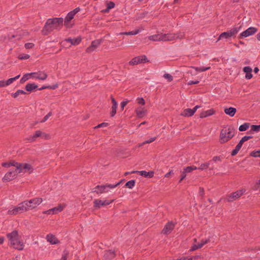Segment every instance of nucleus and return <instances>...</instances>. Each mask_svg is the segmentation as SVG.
Here are the masks:
<instances>
[{"instance_id": "nucleus-21", "label": "nucleus", "mask_w": 260, "mask_h": 260, "mask_svg": "<svg viewBox=\"0 0 260 260\" xmlns=\"http://www.w3.org/2000/svg\"><path fill=\"white\" fill-rule=\"evenodd\" d=\"M47 241L52 244H56L59 243L58 239L53 235L48 234L46 236Z\"/></svg>"}, {"instance_id": "nucleus-6", "label": "nucleus", "mask_w": 260, "mask_h": 260, "mask_svg": "<svg viewBox=\"0 0 260 260\" xmlns=\"http://www.w3.org/2000/svg\"><path fill=\"white\" fill-rule=\"evenodd\" d=\"M184 34L183 32H178L176 34H162V41H172L177 39H183Z\"/></svg>"}, {"instance_id": "nucleus-63", "label": "nucleus", "mask_w": 260, "mask_h": 260, "mask_svg": "<svg viewBox=\"0 0 260 260\" xmlns=\"http://www.w3.org/2000/svg\"><path fill=\"white\" fill-rule=\"evenodd\" d=\"M112 106H117V103L112 95L111 96Z\"/></svg>"}, {"instance_id": "nucleus-5", "label": "nucleus", "mask_w": 260, "mask_h": 260, "mask_svg": "<svg viewBox=\"0 0 260 260\" xmlns=\"http://www.w3.org/2000/svg\"><path fill=\"white\" fill-rule=\"evenodd\" d=\"M240 27H234L229 31L223 32L221 33L218 37L217 42L218 41L225 39H228L232 37H235L236 35L238 32Z\"/></svg>"}, {"instance_id": "nucleus-7", "label": "nucleus", "mask_w": 260, "mask_h": 260, "mask_svg": "<svg viewBox=\"0 0 260 260\" xmlns=\"http://www.w3.org/2000/svg\"><path fill=\"white\" fill-rule=\"evenodd\" d=\"M243 190H239L235 192H232L228 195L226 198H224V201L228 202H233L239 198L244 193Z\"/></svg>"}, {"instance_id": "nucleus-11", "label": "nucleus", "mask_w": 260, "mask_h": 260, "mask_svg": "<svg viewBox=\"0 0 260 260\" xmlns=\"http://www.w3.org/2000/svg\"><path fill=\"white\" fill-rule=\"evenodd\" d=\"M18 172L16 169L7 172L5 176L2 178L3 182H7L15 179L18 174Z\"/></svg>"}, {"instance_id": "nucleus-20", "label": "nucleus", "mask_w": 260, "mask_h": 260, "mask_svg": "<svg viewBox=\"0 0 260 260\" xmlns=\"http://www.w3.org/2000/svg\"><path fill=\"white\" fill-rule=\"evenodd\" d=\"M243 72L246 74L245 75V78L246 79H250L252 77V74H251L252 72V69L251 67L247 66L245 67L243 69Z\"/></svg>"}, {"instance_id": "nucleus-53", "label": "nucleus", "mask_w": 260, "mask_h": 260, "mask_svg": "<svg viewBox=\"0 0 260 260\" xmlns=\"http://www.w3.org/2000/svg\"><path fill=\"white\" fill-rule=\"evenodd\" d=\"M41 138L45 140H48L50 138V136L49 134L42 132V135L41 136Z\"/></svg>"}, {"instance_id": "nucleus-38", "label": "nucleus", "mask_w": 260, "mask_h": 260, "mask_svg": "<svg viewBox=\"0 0 260 260\" xmlns=\"http://www.w3.org/2000/svg\"><path fill=\"white\" fill-rule=\"evenodd\" d=\"M198 168L194 166H188L184 168V171L185 173H190L193 170H197Z\"/></svg>"}, {"instance_id": "nucleus-39", "label": "nucleus", "mask_w": 260, "mask_h": 260, "mask_svg": "<svg viewBox=\"0 0 260 260\" xmlns=\"http://www.w3.org/2000/svg\"><path fill=\"white\" fill-rule=\"evenodd\" d=\"M249 123H245L239 126V130L240 132L246 131L249 128Z\"/></svg>"}, {"instance_id": "nucleus-24", "label": "nucleus", "mask_w": 260, "mask_h": 260, "mask_svg": "<svg viewBox=\"0 0 260 260\" xmlns=\"http://www.w3.org/2000/svg\"><path fill=\"white\" fill-rule=\"evenodd\" d=\"M74 17V15L70 12L65 17L64 24L67 28L71 27L69 26V23L73 19Z\"/></svg>"}, {"instance_id": "nucleus-51", "label": "nucleus", "mask_w": 260, "mask_h": 260, "mask_svg": "<svg viewBox=\"0 0 260 260\" xmlns=\"http://www.w3.org/2000/svg\"><path fill=\"white\" fill-rule=\"evenodd\" d=\"M10 165V167L11 166H14L16 167V169H17V166H18V165L19 164V162L15 161V160H11L10 162H9Z\"/></svg>"}, {"instance_id": "nucleus-60", "label": "nucleus", "mask_w": 260, "mask_h": 260, "mask_svg": "<svg viewBox=\"0 0 260 260\" xmlns=\"http://www.w3.org/2000/svg\"><path fill=\"white\" fill-rule=\"evenodd\" d=\"M137 100H138V103L139 104H141V105H145V102L144 99L143 98H138L137 99Z\"/></svg>"}, {"instance_id": "nucleus-29", "label": "nucleus", "mask_w": 260, "mask_h": 260, "mask_svg": "<svg viewBox=\"0 0 260 260\" xmlns=\"http://www.w3.org/2000/svg\"><path fill=\"white\" fill-rule=\"evenodd\" d=\"M26 201H25L18 205V207L19 208V209H20V212L22 213L29 210L28 208L26 206Z\"/></svg>"}, {"instance_id": "nucleus-47", "label": "nucleus", "mask_w": 260, "mask_h": 260, "mask_svg": "<svg viewBox=\"0 0 260 260\" xmlns=\"http://www.w3.org/2000/svg\"><path fill=\"white\" fill-rule=\"evenodd\" d=\"M163 77L165 79H168L169 82H171L173 80V76L169 74L166 73L164 75Z\"/></svg>"}, {"instance_id": "nucleus-28", "label": "nucleus", "mask_w": 260, "mask_h": 260, "mask_svg": "<svg viewBox=\"0 0 260 260\" xmlns=\"http://www.w3.org/2000/svg\"><path fill=\"white\" fill-rule=\"evenodd\" d=\"M66 207L65 205L59 204L57 207L52 208L53 214H57L63 210Z\"/></svg>"}, {"instance_id": "nucleus-44", "label": "nucleus", "mask_w": 260, "mask_h": 260, "mask_svg": "<svg viewBox=\"0 0 260 260\" xmlns=\"http://www.w3.org/2000/svg\"><path fill=\"white\" fill-rule=\"evenodd\" d=\"M250 155L254 157H260V150L253 151L250 153Z\"/></svg>"}, {"instance_id": "nucleus-41", "label": "nucleus", "mask_w": 260, "mask_h": 260, "mask_svg": "<svg viewBox=\"0 0 260 260\" xmlns=\"http://www.w3.org/2000/svg\"><path fill=\"white\" fill-rule=\"evenodd\" d=\"M139 32H140L139 29H136L135 30H133V31H131L124 32L121 33V34L125 35H136L138 34Z\"/></svg>"}, {"instance_id": "nucleus-17", "label": "nucleus", "mask_w": 260, "mask_h": 260, "mask_svg": "<svg viewBox=\"0 0 260 260\" xmlns=\"http://www.w3.org/2000/svg\"><path fill=\"white\" fill-rule=\"evenodd\" d=\"M116 256L114 251L112 250H105L104 254V260H112Z\"/></svg>"}, {"instance_id": "nucleus-26", "label": "nucleus", "mask_w": 260, "mask_h": 260, "mask_svg": "<svg viewBox=\"0 0 260 260\" xmlns=\"http://www.w3.org/2000/svg\"><path fill=\"white\" fill-rule=\"evenodd\" d=\"M38 86L35 83H27L25 87V90L28 92H31L38 88Z\"/></svg>"}, {"instance_id": "nucleus-46", "label": "nucleus", "mask_w": 260, "mask_h": 260, "mask_svg": "<svg viewBox=\"0 0 260 260\" xmlns=\"http://www.w3.org/2000/svg\"><path fill=\"white\" fill-rule=\"evenodd\" d=\"M68 255H69L68 251L64 250L63 251V254L62 255L61 260H67V257L68 256Z\"/></svg>"}, {"instance_id": "nucleus-12", "label": "nucleus", "mask_w": 260, "mask_h": 260, "mask_svg": "<svg viewBox=\"0 0 260 260\" xmlns=\"http://www.w3.org/2000/svg\"><path fill=\"white\" fill-rule=\"evenodd\" d=\"M114 200H101L100 199H95L93 201V207L95 209H100L102 207L110 205L114 202Z\"/></svg>"}, {"instance_id": "nucleus-34", "label": "nucleus", "mask_w": 260, "mask_h": 260, "mask_svg": "<svg viewBox=\"0 0 260 260\" xmlns=\"http://www.w3.org/2000/svg\"><path fill=\"white\" fill-rule=\"evenodd\" d=\"M19 207L18 206L17 207H14L12 210H9L8 211V214L10 215H16L18 213H21L22 212H20V209H19Z\"/></svg>"}, {"instance_id": "nucleus-16", "label": "nucleus", "mask_w": 260, "mask_h": 260, "mask_svg": "<svg viewBox=\"0 0 260 260\" xmlns=\"http://www.w3.org/2000/svg\"><path fill=\"white\" fill-rule=\"evenodd\" d=\"M131 173H137L142 176L149 178H152L154 174L153 171L146 172L145 171H134Z\"/></svg>"}, {"instance_id": "nucleus-40", "label": "nucleus", "mask_w": 260, "mask_h": 260, "mask_svg": "<svg viewBox=\"0 0 260 260\" xmlns=\"http://www.w3.org/2000/svg\"><path fill=\"white\" fill-rule=\"evenodd\" d=\"M259 132L260 131V124L259 125H252L251 126V130L249 132L250 133H252L251 132Z\"/></svg>"}, {"instance_id": "nucleus-15", "label": "nucleus", "mask_w": 260, "mask_h": 260, "mask_svg": "<svg viewBox=\"0 0 260 260\" xmlns=\"http://www.w3.org/2000/svg\"><path fill=\"white\" fill-rule=\"evenodd\" d=\"M176 223L173 221H169L165 226L161 233L168 235L174 229Z\"/></svg>"}, {"instance_id": "nucleus-50", "label": "nucleus", "mask_w": 260, "mask_h": 260, "mask_svg": "<svg viewBox=\"0 0 260 260\" xmlns=\"http://www.w3.org/2000/svg\"><path fill=\"white\" fill-rule=\"evenodd\" d=\"M52 115V112H50L46 116H44L43 119L40 121L41 123L45 122L47 119Z\"/></svg>"}, {"instance_id": "nucleus-54", "label": "nucleus", "mask_w": 260, "mask_h": 260, "mask_svg": "<svg viewBox=\"0 0 260 260\" xmlns=\"http://www.w3.org/2000/svg\"><path fill=\"white\" fill-rule=\"evenodd\" d=\"M30 56L28 54L19 55L18 58L20 59H27L29 58Z\"/></svg>"}, {"instance_id": "nucleus-25", "label": "nucleus", "mask_w": 260, "mask_h": 260, "mask_svg": "<svg viewBox=\"0 0 260 260\" xmlns=\"http://www.w3.org/2000/svg\"><path fill=\"white\" fill-rule=\"evenodd\" d=\"M224 112L226 114L230 115L231 117H233L235 115L237 110L236 108L233 107L230 108H225L224 109Z\"/></svg>"}, {"instance_id": "nucleus-59", "label": "nucleus", "mask_w": 260, "mask_h": 260, "mask_svg": "<svg viewBox=\"0 0 260 260\" xmlns=\"http://www.w3.org/2000/svg\"><path fill=\"white\" fill-rule=\"evenodd\" d=\"M128 102H129V101H123L121 103L120 107H121V110L122 111L123 110L124 107L127 104V103Z\"/></svg>"}, {"instance_id": "nucleus-4", "label": "nucleus", "mask_w": 260, "mask_h": 260, "mask_svg": "<svg viewBox=\"0 0 260 260\" xmlns=\"http://www.w3.org/2000/svg\"><path fill=\"white\" fill-rule=\"evenodd\" d=\"M120 184V182H118L116 184L112 185L111 184H106L102 185H97L94 188L93 192H95L98 194H102L104 192H107L108 191V188H113L117 186Z\"/></svg>"}, {"instance_id": "nucleus-58", "label": "nucleus", "mask_w": 260, "mask_h": 260, "mask_svg": "<svg viewBox=\"0 0 260 260\" xmlns=\"http://www.w3.org/2000/svg\"><path fill=\"white\" fill-rule=\"evenodd\" d=\"M95 49L94 48V47H91V45H90L88 47H87L86 49V52L87 53H91L92 51H93Z\"/></svg>"}, {"instance_id": "nucleus-56", "label": "nucleus", "mask_w": 260, "mask_h": 260, "mask_svg": "<svg viewBox=\"0 0 260 260\" xmlns=\"http://www.w3.org/2000/svg\"><path fill=\"white\" fill-rule=\"evenodd\" d=\"M186 176V173H185L184 172V171L182 172H181V175H180V180L179 181V183H181V181H182L183 179H184L185 178Z\"/></svg>"}, {"instance_id": "nucleus-57", "label": "nucleus", "mask_w": 260, "mask_h": 260, "mask_svg": "<svg viewBox=\"0 0 260 260\" xmlns=\"http://www.w3.org/2000/svg\"><path fill=\"white\" fill-rule=\"evenodd\" d=\"M108 125V123L106 122H103L101 124H98L97 126L94 127V128H100L102 127H106Z\"/></svg>"}, {"instance_id": "nucleus-37", "label": "nucleus", "mask_w": 260, "mask_h": 260, "mask_svg": "<svg viewBox=\"0 0 260 260\" xmlns=\"http://www.w3.org/2000/svg\"><path fill=\"white\" fill-rule=\"evenodd\" d=\"M26 94V92L25 91H24V90H21V89H18L16 92L12 94V96L13 98L16 99L18 97V96L19 94Z\"/></svg>"}, {"instance_id": "nucleus-61", "label": "nucleus", "mask_w": 260, "mask_h": 260, "mask_svg": "<svg viewBox=\"0 0 260 260\" xmlns=\"http://www.w3.org/2000/svg\"><path fill=\"white\" fill-rule=\"evenodd\" d=\"M80 10V8L78 7V8H75L73 11H71V13H72L73 14V15L75 16V15L76 14H77L78 12H79Z\"/></svg>"}, {"instance_id": "nucleus-52", "label": "nucleus", "mask_w": 260, "mask_h": 260, "mask_svg": "<svg viewBox=\"0 0 260 260\" xmlns=\"http://www.w3.org/2000/svg\"><path fill=\"white\" fill-rule=\"evenodd\" d=\"M24 46L26 49H31L34 47L35 45L31 43H27L25 44Z\"/></svg>"}, {"instance_id": "nucleus-43", "label": "nucleus", "mask_w": 260, "mask_h": 260, "mask_svg": "<svg viewBox=\"0 0 260 260\" xmlns=\"http://www.w3.org/2000/svg\"><path fill=\"white\" fill-rule=\"evenodd\" d=\"M194 68L196 71H197L198 72H204V71H206L209 70V69H210V67L205 68L204 67H195Z\"/></svg>"}, {"instance_id": "nucleus-42", "label": "nucleus", "mask_w": 260, "mask_h": 260, "mask_svg": "<svg viewBox=\"0 0 260 260\" xmlns=\"http://www.w3.org/2000/svg\"><path fill=\"white\" fill-rule=\"evenodd\" d=\"M117 108V106H112L111 111L110 112V116L111 117H113L115 115L116 113Z\"/></svg>"}, {"instance_id": "nucleus-23", "label": "nucleus", "mask_w": 260, "mask_h": 260, "mask_svg": "<svg viewBox=\"0 0 260 260\" xmlns=\"http://www.w3.org/2000/svg\"><path fill=\"white\" fill-rule=\"evenodd\" d=\"M66 41L68 42H70L73 45H77L80 44L81 41V38L80 37H78L75 39H71L69 38L65 40Z\"/></svg>"}, {"instance_id": "nucleus-55", "label": "nucleus", "mask_w": 260, "mask_h": 260, "mask_svg": "<svg viewBox=\"0 0 260 260\" xmlns=\"http://www.w3.org/2000/svg\"><path fill=\"white\" fill-rule=\"evenodd\" d=\"M115 3L113 2H109L107 3V7L110 10L113 8L115 7Z\"/></svg>"}, {"instance_id": "nucleus-27", "label": "nucleus", "mask_w": 260, "mask_h": 260, "mask_svg": "<svg viewBox=\"0 0 260 260\" xmlns=\"http://www.w3.org/2000/svg\"><path fill=\"white\" fill-rule=\"evenodd\" d=\"M162 34H157L150 36L148 37L149 40L153 41H162Z\"/></svg>"}, {"instance_id": "nucleus-32", "label": "nucleus", "mask_w": 260, "mask_h": 260, "mask_svg": "<svg viewBox=\"0 0 260 260\" xmlns=\"http://www.w3.org/2000/svg\"><path fill=\"white\" fill-rule=\"evenodd\" d=\"M48 77V75L46 73L39 72L37 74V76L36 77V79L41 80H45L47 79Z\"/></svg>"}, {"instance_id": "nucleus-35", "label": "nucleus", "mask_w": 260, "mask_h": 260, "mask_svg": "<svg viewBox=\"0 0 260 260\" xmlns=\"http://www.w3.org/2000/svg\"><path fill=\"white\" fill-rule=\"evenodd\" d=\"M102 42L103 40L102 39L94 40L91 42V47H94V48L96 49L98 46H99L101 45Z\"/></svg>"}, {"instance_id": "nucleus-30", "label": "nucleus", "mask_w": 260, "mask_h": 260, "mask_svg": "<svg viewBox=\"0 0 260 260\" xmlns=\"http://www.w3.org/2000/svg\"><path fill=\"white\" fill-rule=\"evenodd\" d=\"M193 115V111L190 108H187L183 110L181 115L185 117H190Z\"/></svg>"}, {"instance_id": "nucleus-45", "label": "nucleus", "mask_w": 260, "mask_h": 260, "mask_svg": "<svg viewBox=\"0 0 260 260\" xmlns=\"http://www.w3.org/2000/svg\"><path fill=\"white\" fill-rule=\"evenodd\" d=\"M29 79V75L28 74H25L23 76V77L21 78V79L20 80V83L21 84H23L26 81L28 80Z\"/></svg>"}, {"instance_id": "nucleus-9", "label": "nucleus", "mask_w": 260, "mask_h": 260, "mask_svg": "<svg viewBox=\"0 0 260 260\" xmlns=\"http://www.w3.org/2000/svg\"><path fill=\"white\" fill-rule=\"evenodd\" d=\"M26 201V205L28 208V210H32L37 207L43 201L41 198H36Z\"/></svg>"}, {"instance_id": "nucleus-22", "label": "nucleus", "mask_w": 260, "mask_h": 260, "mask_svg": "<svg viewBox=\"0 0 260 260\" xmlns=\"http://www.w3.org/2000/svg\"><path fill=\"white\" fill-rule=\"evenodd\" d=\"M215 113V110L213 109H211L209 110L203 111L201 113L200 117L201 118L207 117L213 115Z\"/></svg>"}, {"instance_id": "nucleus-8", "label": "nucleus", "mask_w": 260, "mask_h": 260, "mask_svg": "<svg viewBox=\"0 0 260 260\" xmlns=\"http://www.w3.org/2000/svg\"><path fill=\"white\" fill-rule=\"evenodd\" d=\"M253 136H245L243 137L239 141L238 144L236 145L235 148L231 152V155H236L241 148L243 143L248 141V140L252 139Z\"/></svg>"}, {"instance_id": "nucleus-18", "label": "nucleus", "mask_w": 260, "mask_h": 260, "mask_svg": "<svg viewBox=\"0 0 260 260\" xmlns=\"http://www.w3.org/2000/svg\"><path fill=\"white\" fill-rule=\"evenodd\" d=\"M212 161H208L207 162H205L202 164L201 166L198 168V169L201 170H206L207 169H209L210 170H213L214 169V166H211Z\"/></svg>"}, {"instance_id": "nucleus-19", "label": "nucleus", "mask_w": 260, "mask_h": 260, "mask_svg": "<svg viewBox=\"0 0 260 260\" xmlns=\"http://www.w3.org/2000/svg\"><path fill=\"white\" fill-rule=\"evenodd\" d=\"M42 135V132L39 130L35 132L34 135L33 136H30L28 138H27V140L30 142H34L36 140L37 138L41 137Z\"/></svg>"}, {"instance_id": "nucleus-64", "label": "nucleus", "mask_w": 260, "mask_h": 260, "mask_svg": "<svg viewBox=\"0 0 260 260\" xmlns=\"http://www.w3.org/2000/svg\"><path fill=\"white\" fill-rule=\"evenodd\" d=\"M199 194L201 196L204 197V189L202 187H200L199 188Z\"/></svg>"}, {"instance_id": "nucleus-14", "label": "nucleus", "mask_w": 260, "mask_h": 260, "mask_svg": "<svg viewBox=\"0 0 260 260\" xmlns=\"http://www.w3.org/2000/svg\"><path fill=\"white\" fill-rule=\"evenodd\" d=\"M257 31V29L256 28L254 27H250L246 30L241 33L239 36L238 37V38L239 39H241L243 38L249 37L256 33Z\"/></svg>"}, {"instance_id": "nucleus-1", "label": "nucleus", "mask_w": 260, "mask_h": 260, "mask_svg": "<svg viewBox=\"0 0 260 260\" xmlns=\"http://www.w3.org/2000/svg\"><path fill=\"white\" fill-rule=\"evenodd\" d=\"M63 22L62 17L48 19L42 30V34L47 36L54 29L59 30L63 26Z\"/></svg>"}, {"instance_id": "nucleus-49", "label": "nucleus", "mask_w": 260, "mask_h": 260, "mask_svg": "<svg viewBox=\"0 0 260 260\" xmlns=\"http://www.w3.org/2000/svg\"><path fill=\"white\" fill-rule=\"evenodd\" d=\"M217 161H221L220 156H214L213 157L212 159L210 160L209 161H212L211 166H213V162H216Z\"/></svg>"}, {"instance_id": "nucleus-2", "label": "nucleus", "mask_w": 260, "mask_h": 260, "mask_svg": "<svg viewBox=\"0 0 260 260\" xmlns=\"http://www.w3.org/2000/svg\"><path fill=\"white\" fill-rule=\"evenodd\" d=\"M7 237L10 241L11 245L13 246L15 249L21 250L23 249L24 245L23 242L19 239L18 232L14 230L10 233L7 234Z\"/></svg>"}, {"instance_id": "nucleus-31", "label": "nucleus", "mask_w": 260, "mask_h": 260, "mask_svg": "<svg viewBox=\"0 0 260 260\" xmlns=\"http://www.w3.org/2000/svg\"><path fill=\"white\" fill-rule=\"evenodd\" d=\"M136 113L138 117L142 118L145 115L146 110L140 107L136 110Z\"/></svg>"}, {"instance_id": "nucleus-48", "label": "nucleus", "mask_w": 260, "mask_h": 260, "mask_svg": "<svg viewBox=\"0 0 260 260\" xmlns=\"http://www.w3.org/2000/svg\"><path fill=\"white\" fill-rule=\"evenodd\" d=\"M156 137L151 138L150 139L146 140V141H144V142H143L140 146H142L145 144L150 143L156 140Z\"/></svg>"}, {"instance_id": "nucleus-3", "label": "nucleus", "mask_w": 260, "mask_h": 260, "mask_svg": "<svg viewBox=\"0 0 260 260\" xmlns=\"http://www.w3.org/2000/svg\"><path fill=\"white\" fill-rule=\"evenodd\" d=\"M236 129L232 125L229 126L228 128L222 129L219 136V142L224 144L233 138L235 134Z\"/></svg>"}, {"instance_id": "nucleus-10", "label": "nucleus", "mask_w": 260, "mask_h": 260, "mask_svg": "<svg viewBox=\"0 0 260 260\" xmlns=\"http://www.w3.org/2000/svg\"><path fill=\"white\" fill-rule=\"evenodd\" d=\"M16 170L18 171L19 173L22 172L25 173L27 171L29 172L30 173L33 172L34 169L32 166L30 164L26 163H19L18 166H17Z\"/></svg>"}, {"instance_id": "nucleus-62", "label": "nucleus", "mask_w": 260, "mask_h": 260, "mask_svg": "<svg viewBox=\"0 0 260 260\" xmlns=\"http://www.w3.org/2000/svg\"><path fill=\"white\" fill-rule=\"evenodd\" d=\"M48 89L54 90L58 87V85L57 84H54L53 85H48Z\"/></svg>"}, {"instance_id": "nucleus-36", "label": "nucleus", "mask_w": 260, "mask_h": 260, "mask_svg": "<svg viewBox=\"0 0 260 260\" xmlns=\"http://www.w3.org/2000/svg\"><path fill=\"white\" fill-rule=\"evenodd\" d=\"M135 183L136 181L135 180H131L130 181H127L125 183V187L128 188L129 189H132L134 187Z\"/></svg>"}, {"instance_id": "nucleus-33", "label": "nucleus", "mask_w": 260, "mask_h": 260, "mask_svg": "<svg viewBox=\"0 0 260 260\" xmlns=\"http://www.w3.org/2000/svg\"><path fill=\"white\" fill-rule=\"evenodd\" d=\"M20 76V75H18L15 77L11 78L7 80V81H5V86H8L12 84L14 81H16L17 79H19Z\"/></svg>"}, {"instance_id": "nucleus-13", "label": "nucleus", "mask_w": 260, "mask_h": 260, "mask_svg": "<svg viewBox=\"0 0 260 260\" xmlns=\"http://www.w3.org/2000/svg\"><path fill=\"white\" fill-rule=\"evenodd\" d=\"M149 60L145 55H141L133 58L129 62V64L131 66H134L138 64L143 62H148Z\"/></svg>"}]
</instances>
